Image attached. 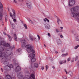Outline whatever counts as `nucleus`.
<instances>
[{
	"label": "nucleus",
	"mask_w": 79,
	"mask_h": 79,
	"mask_svg": "<svg viewBox=\"0 0 79 79\" xmlns=\"http://www.w3.org/2000/svg\"><path fill=\"white\" fill-rule=\"evenodd\" d=\"M79 9V6H75L74 7H73L71 9V16L72 17H73L74 18H76L77 16H78V15H77V13H75L74 12H76V11H78Z\"/></svg>",
	"instance_id": "f257e3e1"
},
{
	"label": "nucleus",
	"mask_w": 79,
	"mask_h": 79,
	"mask_svg": "<svg viewBox=\"0 0 79 79\" xmlns=\"http://www.w3.org/2000/svg\"><path fill=\"white\" fill-rule=\"evenodd\" d=\"M26 50L28 53H35V50L33 49V47L31 44H27L25 46Z\"/></svg>",
	"instance_id": "f03ea898"
},
{
	"label": "nucleus",
	"mask_w": 79,
	"mask_h": 79,
	"mask_svg": "<svg viewBox=\"0 0 79 79\" xmlns=\"http://www.w3.org/2000/svg\"><path fill=\"white\" fill-rule=\"evenodd\" d=\"M8 53H9V51H7V52L2 53L1 52H0V57H2V59H3V58L7 59V57L9 55H11V54H9H9Z\"/></svg>",
	"instance_id": "7ed1b4c3"
},
{
	"label": "nucleus",
	"mask_w": 79,
	"mask_h": 79,
	"mask_svg": "<svg viewBox=\"0 0 79 79\" xmlns=\"http://www.w3.org/2000/svg\"><path fill=\"white\" fill-rule=\"evenodd\" d=\"M29 56L30 57H31V63H33V62H35V61H36V59L34 58V56H35V54L31 53L29 54Z\"/></svg>",
	"instance_id": "20e7f679"
},
{
	"label": "nucleus",
	"mask_w": 79,
	"mask_h": 79,
	"mask_svg": "<svg viewBox=\"0 0 79 79\" xmlns=\"http://www.w3.org/2000/svg\"><path fill=\"white\" fill-rule=\"evenodd\" d=\"M12 11L13 13V14L12 15V13L11 12L10 13V15L11 17L13 19H14L16 18V12L14 9L12 10Z\"/></svg>",
	"instance_id": "39448f33"
},
{
	"label": "nucleus",
	"mask_w": 79,
	"mask_h": 79,
	"mask_svg": "<svg viewBox=\"0 0 79 79\" xmlns=\"http://www.w3.org/2000/svg\"><path fill=\"white\" fill-rule=\"evenodd\" d=\"M75 2L74 0H69V1L68 5L69 6H73L75 4Z\"/></svg>",
	"instance_id": "423d86ee"
},
{
	"label": "nucleus",
	"mask_w": 79,
	"mask_h": 79,
	"mask_svg": "<svg viewBox=\"0 0 79 79\" xmlns=\"http://www.w3.org/2000/svg\"><path fill=\"white\" fill-rule=\"evenodd\" d=\"M0 44L1 45L4 46V47H10V44H8V43H6L4 41L1 42Z\"/></svg>",
	"instance_id": "0eeeda50"
},
{
	"label": "nucleus",
	"mask_w": 79,
	"mask_h": 79,
	"mask_svg": "<svg viewBox=\"0 0 79 79\" xmlns=\"http://www.w3.org/2000/svg\"><path fill=\"white\" fill-rule=\"evenodd\" d=\"M26 4L27 5V7L29 8H31L32 7L31 5V2L29 1H27L26 2Z\"/></svg>",
	"instance_id": "6e6552de"
},
{
	"label": "nucleus",
	"mask_w": 79,
	"mask_h": 79,
	"mask_svg": "<svg viewBox=\"0 0 79 79\" xmlns=\"http://www.w3.org/2000/svg\"><path fill=\"white\" fill-rule=\"evenodd\" d=\"M15 72H18L21 71V67L19 66H18L15 68Z\"/></svg>",
	"instance_id": "1a4fd4ad"
},
{
	"label": "nucleus",
	"mask_w": 79,
	"mask_h": 79,
	"mask_svg": "<svg viewBox=\"0 0 79 79\" xmlns=\"http://www.w3.org/2000/svg\"><path fill=\"white\" fill-rule=\"evenodd\" d=\"M21 43L22 44V47L25 46V42H26V41L24 40H21Z\"/></svg>",
	"instance_id": "9d476101"
},
{
	"label": "nucleus",
	"mask_w": 79,
	"mask_h": 79,
	"mask_svg": "<svg viewBox=\"0 0 79 79\" xmlns=\"http://www.w3.org/2000/svg\"><path fill=\"white\" fill-rule=\"evenodd\" d=\"M45 27L46 29H50V26L47 24H44Z\"/></svg>",
	"instance_id": "9b49d317"
},
{
	"label": "nucleus",
	"mask_w": 79,
	"mask_h": 79,
	"mask_svg": "<svg viewBox=\"0 0 79 79\" xmlns=\"http://www.w3.org/2000/svg\"><path fill=\"white\" fill-rule=\"evenodd\" d=\"M21 73H20L19 75H18V77L19 79H22L23 77V75H21Z\"/></svg>",
	"instance_id": "f8f14e48"
},
{
	"label": "nucleus",
	"mask_w": 79,
	"mask_h": 79,
	"mask_svg": "<svg viewBox=\"0 0 79 79\" xmlns=\"http://www.w3.org/2000/svg\"><path fill=\"white\" fill-rule=\"evenodd\" d=\"M30 79V76L29 75H26L25 76L23 79Z\"/></svg>",
	"instance_id": "ddd939ff"
},
{
	"label": "nucleus",
	"mask_w": 79,
	"mask_h": 79,
	"mask_svg": "<svg viewBox=\"0 0 79 79\" xmlns=\"http://www.w3.org/2000/svg\"><path fill=\"white\" fill-rule=\"evenodd\" d=\"M57 22L58 24H61L62 23L60 19H57Z\"/></svg>",
	"instance_id": "4468645a"
},
{
	"label": "nucleus",
	"mask_w": 79,
	"mask_h": 79,
	"mask_svg": "<svg viewBox=\"0 0 79 79\" xmlns=\"http://www.w3.org/2000/svg\"><path fill=\"white\" fill-rule=\"evenodd\" d=\"M66 63V60H64V61H60V64H63V63Z\"/></svg>",
	"instance_id": "2eb2a0df"
},
{
	"label": "nucleus",
	"mask_w": 79,
	"mask_h": 79,
	"mask_svg": "<svg viewBox=\"0 0 79 79\" xmlns=\"http://www.w3.org/2000/svg\"><path fill=\"white\" fill-rule=\"evenodd\" d=\"M43 20L44 22H46L47 21L48 22V23H49L50 22V21H49V20L47 18H45V19H43Z\"/></svg>",
	"instance_id": "dca6fc26"
},
{
	"label": "nucleus",
	"mask_w": 79,
	"mask_h": 79,
	"mask_svg": "<svg viewBox=\"0 0 79 79\" xmlns=\"http://www.w3.org/2000/svg\"><path fill=\"white\" fill-rule=\"evenodd\" d=\"M15 40L16 42H18V39H17V36L16 34H14Z\"/></svg>",
	"instance_id": "f3484780"
},
{
	"label": "nucleus",
	"mask_w": 79,
	"mask_h": 79,
	"mask_svg": "<svg viewBox=\"0 0 79 79\" xmlns=\"http://www.w3.org/2000/svg\"><path fill=\"white\" fill-rule=\"evenodd\" d=\"M34 67H35V68H38L39 66V65H38V64H37V63H35L34 64Z\"/></svg>",
	"instance_id": "a211bd4d"
},
{
	"label": "nucleus",
	"mask_w": 79,
	"mask_h": 79,
	"mask_svg": "<svg viewBox=\"0 0 79 79\" xmlns=\"http://www.w3.org/2000/svg\"><path fill=\"white\" fill-rule=\"evenodd\" d=\"M3 17V15H2V13L0 12V21L2 19V18Z\"/></svg>",
	"instance_id": "6ab92c4d"
},
{
	"label": "nucleus",
	"mask_w": 79,
	"mask_h": 79,
	"mask_svg": "<svg viewBox=\"0 0 79 79\" xmlns=\"http://www.w3.org/2000/svg\"><path fill=\"white\" fill-rule=\"evenodd\" d=\"M7 36H8L9 38V41H11V36L9 35H7Z\"/></svg>",
	"instance_id": "aec40b11"
},
{
	"label": "nucleus",
	"mask_w": 79,
	"mask_h": 79,
	"mask_svg": "<svg viewBox=\"0 0 79 79\" xmlns=\"http://www.w3.org/2000/svg\"><path fill=\"white\" fill-rule=\"evenodd\" d=\"M30 38L31 40L32 41H33L34 40H33V37L31 35H30Z\"/></svg>",
	"instance_id": "412c9836"
},
{
	"label": "nucleus",
	"mask_w": 79,
	"mask_h": 79,
	"mask_svg": "<svg viewBox=\"0 0 79 79\" xmlns=\"http://www.w3.org/2000/svg\"><path fill=\"white\" fill-rule=\"evenodd\" d=\"M31 77L33 79H35V76L34 74H31Z\"/></svg>",
	"instance_id": "4be33fe9"
},
{
	"label": "nucleus",
	"mask_w": 79,
	"mask_h": 79,
	"mask_svg": "<svg viewBox=\"0 0 79 79\" xmlns=\"http://www.w3.org/2000/svg\"><path fill=\"white\" fill-rule=\"evenodd\" d=\"M61 44V41L60 40H59L57 41V44L58 45H60V44Z\"/></svg>",
	"instance_id": "5701e85b"
},
{
	"label": "nucleus",
	"mask_w": 79,
	"mask_h": 79,
	"mask_svg": "<svg viewBox=\"0 0 79 79\" xmlns=\"http://www.w3.org/2000/svg\"><path fill=\"white\" fill-rule=\"evenodd\" d=\"M68 53H66L65 54H63L62 55V56L63 57H64V56H68Z\"/></svg>",
	"instance_id": "b1692460"
},
{
	"label": "nucleus",
	"mask_w": 79,
	"mask_h": 79,
	"mask_svg": "<svg viewBox=\"0 0 79 79\" xmlns=\"http://www.w3.org/2000/svg\"><path fill=\"white\" fill-rule=\"evenodd\" d=\"M8 66L10 68H13V65L12 64H10L9 66L8 65Z\"/></svg>",
	"instance_id": "393cba45"
},
{
	"label": "nucleus",
	"mask_w": 79,
	"mask_h": 79,
	"mask_svg": "<svg viewBox=\"0 0 79 79\" xmlns=\"http://www.w3.org/2000/svg\"><path fill=\"white\" fill-rule=\"evenodd\" d=\"M23 26H24L25 29H27V25H26V24H24L23 25Z\"/></svg>",
	"instance_id": "a878e982"
},
{
	"label": "nucleus",
	"mask_w": 79,
	"mask_h": 79,
	"mask_svg": "<svg viewBox=\"0 0 79 79\" xmlns=\"http://www.w3.org/2000/svg\"><path fill=\"white\" fill-rule=\"evenodd\" d=\"M76 40L77 41H79V36H77L76 38Z\"/></svg>",
	"instance_id": "bb28decb"
},
{
	"label": "nucleus",
	"mask_w": 79,
	"mask_h": 79,
	"mask_svg": "<svg viewBox=\"0 0 79 79\" xmlns=\"http://www.w3.org/2000/svg\"><path fill=\"white\" fill-rule=\"evenodd\" d=\"M3 48L2 47V46L0 45V50L2 51H3Z\"/></svg>",
	"instance_id": "cd10ccee"
},
{
	"label": "nucleus",
	"mask_w": 79,
	"mask_h": 79,
	"mask_svg": "<svg viewBox=\"0 0 79 79\" xmlns=\"http://www.w3.org/2000/svg\"><path fill=\"white\" fill-rule=\"evenodd\" d=\"M45 67H46V71H47L48 69V66L46 65Z\"/></svg>",
	"instance_id": "c85d7f7f"
},
{
	"label": "nucleus",
	"mask_w": 79,
	"mask_h": 79,
	"mask_svg": "<svg viewBox=\"0 0 79 79\" xmlns=\"http://www.w3.org/2000/svg\"><path fill=\"white\" fill-rule=\"evenodd\" d=\"M3 8V5L1 3H0V8Z\"/></svg>",
	"instance_id": "c756f323"
},
{
	"label": "nucleus",
	"mask_w": 79,
	"mask_h": 79,
	"mask_svg": "<svg viewBox=\"0 0 79 79\" xmlns=\"http://www.w3.org/2000/svg\"><path fill=\"white\" fill-rule=\"evenodd\" d=\"M78 47H79V45H78L77 46L75 47L74 49H75V50H76V49H77V48H78Z\"/></svg>",
	"instance_id": "7c9ffc66"
},
{
	"label": "nucleus",
	"mask_w": 79,
	"mask_h": 79,
	"mask_svg": "<svg viewBox=\"0 0 79 79\" xmlns=\"http://www.w3.org/2000/svg\"><path fill=\"white\" fill-rule=\"evenodd\" d=\"M69 74L70 75V76H71L73 75V73H72L71 72H69Z\"/></svg>",
	"instance_id": "2f4dec72"
},
{
	"label": "nucleus",
	"mask_w": 79,
	"mask_h": 79,
	"mask_svg": "<svg viewBox=\"0 0 79 79\" xmlns=\"http://www.w3.org/2000/svg\"><path fill=\"white\" fill-rule=\"evenodd\" d=\"M34 39L35 42H38V41H39V40L37 39H36V38H35Z\"/></svg>",
	"instance_id": "473e14b6"
},
{
	"label": "nucleus",
	"mask_w": 79,
	"mask_h": 79,
	"mask_svg": "<svg viewBox=\"0 0 79 79\" xmlns=\"http://www.w3.org/2000/svg\"><path fill=\"white\" fill-rule=\"evenodd\" d=\"M56 32L58 33L59 32H60V31H59V30H58V29H56Z\"/></svg>",
	"instance_id": "72a5a7b5"
},
{
	"label": "nucleus",
	"mask_w": 79,
	"mask_h": 79,
	"mask_svg": "<svg viewBox=\"0 0 79 79\" xmlns=\"http://www.w3.org/2000/svg\"><path fill=\"white\" fill-rule=\"evenodd\" d=\"M29 21H30V23H31V24H33V22H32V21H31V20L29 19Z\"/></svg>",
	"instance_id": "f704fd0d"
},
{
	"label": "nucleus",
	"mask_w": 79,
	"mask_h": 79,
	"mask_svg": "<svg viewBox=\"0 0 79 79\" xmlns=\"http://www.w3.org/2000/svg\"><path fill=\"white\" fill-rule=\"evenodd\" d=\"M44 67L42 66L41 67V69L43 70V69H44Z\"/></svg>",
	"instance_id": "c9c22d12"
},
{
	"label": "nucleus",
	"mask_w": 79,
	"mask_h": 79,
	"mask_svg": "<svg viewBox=\"0 0 79 79\" xmlns=\"http://www.w3.org/2000/svg\"><path fill=\"white\" fill-rule=\"evenodd\" d=\"M13 62L14 63H15V62H16V60H15V59H13Z\"/></svg>",
	"instance_id": "e433bc0d"
},
{
	"label": "nucleus",
	"mask_w": 79,
	"mask_h": 79,
	"mask_svg": "<svg viewBox=\"0 0 79 79\" xmlns=\"http://www.w3.org/2000/svg\"><path fill=\"white\" fill-rule=\"evenodd\" d=\"M78 59V56H76L75 58V61H76Z\"/></svg>",
	"instance_id": "4c0bfd02"
},
{
	"label": "nucleus",
	"mask_w": 79,
	"mask_h": 79,
	"mask_svg": "<svg viewBox=\"0 0 79 79\" xmlns=\"http://www.w3.org/2000/svg\"><path fill=\"white\" fill-rule=\"evenodd\" d=\"M63 78L64 79H67L66 78V76H64L63 77Z\"/></svg>",
	"instance_id": "58836bf2"
},
{
	"label": "nucleus",
	"mask_w": 79,
	"mask_h": 79,
	"mask_svg": "<svg viewBox=\"0 0 79 79\" xmlns=\"http://www.w3.org/2000/svg\"><path fill=\"white\" fill-rule=\"evenodd\" d=\"M64 71L65 72H66V74H68V72H67V71H66V69H64Z\"/></svg>",
	"instance_id": "ea45409f"
},
{
	"label": "nucleus",
	"mask_w": 79,
	"mask_h": 79,
	"mask_svg": "<svg viewBox=\"0 0 79 79\" xmlns=\"http://www.w3.org/2000/svg\"><path fill=\"white\" fill-rule=\"evenodd\" d=\"M60 37L61 38H63V35H60Z\"/></svg>",
	"instance_id": "a19ab883"
},
{
	"label": "nucleus",
	"mask_w": 79,
	"mask_h": 79,
	"mask_svg": "<svg viewBox=\"0 0 79 79\" xmlns=\"http://www.w3.org/2000/svg\"><path fill=\"white\" fill-rule=\"evenodd\" d=\"M14 2L16 3H17V1H16V0H14Z\"/></svg>",
	"instance_id": "79ce46f5"
},
{
	"label": "nucleus",
	"mask_w": 79,
	"mask_h": 79,
	"mask_svg": "<svg viewBox=\"0 0 79 79\" xmlns=\"http://www.w3.org/2000/svg\"><path fill=\"white\" fill-rule=\"evenodd\" d=\"M70 58H68V61H70Z\"/></svg>",
	"instance_id": "37998d69"
},
{
	"label": "nucleus",
	"mask_w": 79,
	"mask_h": 79,
	"mask_svg": "<svg viewBox=\"0 0 79 79\" xmlns=\"http://www.w3.org/2000/svg\"><path fill=\"white\" fill-rule=\"evenodd\" d=\"M13 21L15 23V22H16V19H14L13 20Z\"/></svg>",
	"instance_id": "c03bdc74"
},
{
	"label": "nucleus",
	"mask_w": 79,
	"mask_h": 79,
	"mask_svg": "<svg viewBox=\"0 0 79 79\" xmlns=\"http://www.w3.org/2000/svg\"><path fill=\"white\" fill-rule=\"evenodd\" d=\"M9 48H11V49H13V47H12L11 46H10Z\"/></svg>",
	"instance_id": "a18cd8bd"
},
{
	"label": "nucleus",
	"mask_w": 79,
	"mask_h": 79,
	"mask_svg": "<svg viewBox=\"0 0 79 79\" xmlns=\"http://www.w3.org/2000/svg\"><path fill=\"white\" fill-rule=\"evenodd\" d=\"M78 15V16L79 17V19H78V20L79 21V12H78V13H77Z\"/></svg>",
	"instance_id": "49530a36"
},
{
	"label": "nucleus",
	"mask_w": 79,
	"mask_h": 79,
	"mask_svg": "<svg viewBox=\"0 0 79 79\" xmlns=\"http://www.w3.org/2000/svg\"><path fill=\"white\" fill-rule=\"evenodd\" d=\"M48 35L49 36V37H50V33H48Z\"/></svg>",
	"instance_id": "de8ad7c7"
},
{
	"label": "nucleus",
	"mask_w": 79,
	"mask_h": 79,
	"mask_svg": "<svg viewBox=\"0 0 79 79\" xmlns=\"http://www.w3.org/2000/svg\"><path fill=\"white\" fill-rule=\"evenodd\" d=\"M17 51L18 52H20V51H21V50H20V49H19L17 50Z\"/></svg>",
	"instance_id": "09e8293b"
},
{
	"label": "nucleus",
	"mask_w": 79,
	"mask_h": 79,
	"mask_svg": "<svg viewBox=\"0 0 79 79\" xmlns=\"http://www.w3.org/2000/svg\"><path fill=\"white\" fill-rule=\"evenodd\" d=\"M4 64H6V63H7V62H5L3 63Z\"/></svg>",
	"instance_id": "8fccbe9b"
},
{
	"label": "nucleus",
	"mask_w": 79,
	"mask_h": 79,
	"mask_svg": "<svg viewBox=\"0 0 79 79\" xmlns=\"http://www.w3.org/2000/svg\"><path fill=\"white\" fill-rule=\"evenodd\" d=\"M3 34H4V35H6V33H5V32H3Z\"/></svg>",
	"instance_id": "3c124183"
},
{
	"label": "nucleus",
	"mask_w": 79,
	"mask_h": 79,
	"mask_svg": "<svg viewBox=\"0 0 79 79\" xmlns=\"http://www.w3.org/2000/svg\"><path fill=\"white\" fill-rule=\"evenodd\" d=\"M38 40H40V36L39 37H38Z\"/></svg>",
	"instance_id": "603ef678"
},
{
	"label": "nucleus",
	"mask_w": 79,
	"mask_h": 79,
	"mask_svg": "<svg viewBox=\"0 0 79 79\" xmlns=\"http://www.w3.org/2000/svg\"><path fill=\"white\" fill-rule=\"evenodd\" d=\"M6 20H7V19H6V18L5 19V21L6 22Z\"/></svg>",
	"instance_id": "864d4df0"
},
{
	"label": "nucleus",
	"mask_w": 79,
	"mask_h": 79,
	"mask_svg": "<svg viewBox=\"0 0 79 79\" xmlns=\"http://www.w3.org/2000/svg\"><path fill=\"white\" fill-rule=\"evenodd\" d=\"M1 70H2V72H3V69L1 68Z\"/></svg>",
	"instance_id": "5fc2aeb1"
},
{
	"label": "nucleus",
	"mask_w": 79,
	"mask_h": 79,
	"mask_svg": "<svg viewBox=\"0 0 79 79\" xmlns=\"http://www.w3.org/2000/svg\"><path fill=\"white\" fill-rule=\"evenodd\" d=\"M60 29H63V27H60Z\"/></svg>",
	"instance_id": "6e6d98bb"
},
{
	"label": "nucleus",
	"mask_w": 79,
	"mask_h": 79,
	"mask_svg": "<svg viewBox=\"0 0 79 79\" xmlns=\"http://www.w3.org/2000/svg\"><path fill=\"white\" fill-rule=\"evenodd\" d=\"M37 36L38 37H40V36H39V35H37Z\"/></svg>",
	"instance_id": "4d7b16f0"
},
{
	"label": "nucleus",
	"mask_w": 79,
	"mask_h": 79,
	"mask_svg": "<svg viewBox=\"0 0 79 79\" xmlns=\"http://www.w3.org/2000/svg\"><path fill=\"white\" fill-rule=\"evenodd\" d=\"M11 24H12V25L13 26V23H10Z\"/></svg>",
	"instance_id": "13d9d810"
},
{
	"label": "nucleus",
	"mask_w": 79,
	"mask_h": 79,
	"mask_svg": "<svg viewBox=\"0 0 79 79\" xmlns=\"http://www.w3.org/2000/svg\"><path fill=\"white\" fill-rule=\"evenodd\" d=\"M52 68H53V69H55V67L53 66L52 67Z\"/></svg>",
	"instance_id": "bf43d9fd"
},
{
	"label": "nucleus",
	"mask_w": 79,
	"mask_h": 79,
	"mask_svg": "<svg viewBox=\"0 0 79 79\" xmlns=\"http://www.w3.org/2000/svg\"><path fill=\"white\" fill-rule=\"evenodd\" d=\"M2 37H1V36H0V40L2 39Z\"/></svg>",
	"instance_id": "052dcab7"
},
{
	"label": "nucleus",
	"mask_w": 79,
	"mask_h": 79,
	"mask_svg": "<svg viewBox=\"0 0 79 79\" xmlns=\"http://www.w3.org/2000/svg\"><path fill=\"white\" fill-rule=\"evenodd\" d=\"M55 53H58V52H57L56 51V52H55Z\"/></svg>",
	"instance_id": "680f3d73"
},
{
	"label": "nucleus",
	"mask_w": 79,
	"mask_h": 79,
	"mask_svg": "<svg viewBox=\"0 0 79 79\" xmlns=\"http://www.w3.org/2000/svg\"><path fill=\"white\" fill-rule=\"evenodd\" d=\"M0 78L1 79H2V77H0Z\"/></svg>",
	"instance_id": "e2e57ef3"
},
{
	"label": "nucleus",
	"mask_w": 79,
	"mask_h": 79,
	"mask_svg": "<svg viewBox=\"0 0 79 79\" xmlns=\"http://www.w3.org/2000/svg\"><path fill=\"white\" fill-rule=\"evenodd\" d=\"M44 45L45 47H46V45H45V44H44Z\"/></svg>",
	"instance_id": "0e129e2a"
},
{
	"label": "nucleus",
	"mask_w": 79,
	"mask_h": 79,
	"mask_svg": "<svg viewBox=\"0 0 79 79\" xmlns=\"http://www.w3.org/2000/svg\"><path fill=\"white\" fill-rule=\"evenodd\" d=\"M30 68H32V66H30Z\"/></svg>",
	"instance_id": "69168bd1"
},
{
	"label": "nucleus",
	"mask_w": 79,
	"mask_h": 79,
	"mask_svg": "<svg viewBox=\"0 0 79 79\" xmlns=\"http://www.w3.org/2000/svg\"><path fill=\"white\" fill-rule=\"evenodd\" d=\"M7 15H6V18H7Z\"/></svg>",
	"instance_id": "338daca9"
},
{
	"label": "nucleus",
	"mask_w": 79,
	"mask_h": 79,
	"mask_svg": "<svg viewBox=\"0 0 79 79\" xmlns=\"http://www.w3.org/2000/svg\"><path fill=\"white\" fill-rule=\"evenodd\" d=\"M72 62H74V60H72Z\"/></svg>",
	"instance_id": "774afa93"
}]
</instances>
